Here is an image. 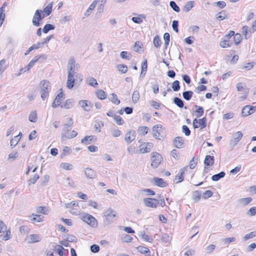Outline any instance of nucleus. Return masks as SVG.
Wrapping results in <instances>:
<instances>
[{"label": "nucleus", "instance_id": "obj_56", "mask_svg": "<svg viewBox=\"0 0 256 256\" xmlns=\"http://www.w3.org/2000/svg\"><path fill=\"white\" fill-rule=\"evenodd\" d=\"M6 62L5 60H0V74H1L6 68Z\"/></svg>", "mask_w": 256, "mask_h": 256}, {"label": "nucleus", "instance_id": "obj_59", "mask_svg": "<svg viewBox=\"0 0 256 256\" xmlns=\"http://www.w3.org/2000/svg\"><path fill=\"white\" fill-rule=\"evenodd\" d=\"M29 228L26 226H22L20 228V231L22 234H25L28 232Z\"/></svg>", "mask_w": 256, "mask_h": 256}, {"label": "nucleus", "instance_id": "obj_22", "mask_svg": "<svg viewBox=\"0 0 256 256\" xmlns=\"http://www.w3.org/2000/svg\"><path fill=\"white\" fill-rule=\"evenodd\" d=\"M252 200V198H240L238 200V202L242 206H246L249 204Z\"/></svg>", "mask_w": 256, "mask_h": 256}, {"label": "nucleus", "instance_id": "obj_31", "mask_svg": "<svg viewBox=\"0 0 256 256\" xmlns=\"http://www.w3.org/2000/svg\"><path fill=\"white\" fill-rule=\"evenodd\" d=\"M193 92L190 90L185 91L182 92V96L186 100H190L192 96Z\"/></svg>", "mask_w": 256, "mask_h": 256}, {"label": "nucleus", "instance_id": "obj_11", "mask_svg": "<svg viewBox=\"0 0 256 256\" xmlns=\"http://www.w3.org/2000/svg\"><path fill=\"white\" fill-rule=\"evenodd\" d=\"M188 170V166H184L181 168L177 175L176 176L175 180H178L176 183L182 182L184 180V174Z\"/></svg>", "mask_w": 256, "mask_h": 256}, {"label": "nucleus", "instance_id": "obj_48", "mask_svg": "<svg viewBox=\"0 0 256 256\" xmlns=\"http://www.w3.org/2000/svg\"><path fill=\"white\" fill-rule=\"evenodd\" d=\"M29 120L32 122H35L37 120V115L36 112H32L29 115Z\"/></svg>", "mask_w": 256, "mask_h": 256}, {"label": "nucleus", "instance_id": "obj_49", "mask_svg": "<svg viewBox=\"0 0 256 256\" xmlns=\"http://www.w3.org/2000/svg\"><path fill=\"white\" fill-rule=\"evenodd\" d=\"M242 40V36L240 34L238 33H236V34H234V41L235 44L238 45L240 44Z\"/></svg>", "mask_w": 256, "mask_h": 256}, {"label": "nucleus", "instance_id": "obj_19", "mask_svg": "<svg viewBox=\"0 0 256 256\" xmlns=\"http://www.w3.org/2000/svg\"><path fill=\"white\" fill-rule=\"evenodd\" d=\"M214 164V157L207 155L204 160V164L206 166H212Z\"/></svg>", "mask_w": 256, "mask_h": 256}, {"label": "nucleus", "instance_id": "obj_12", "mask_svg": "<svg viewBox=\"0 0 256 256\" xmlns=\"http://www.w3.org/2000/svg\"><path fill=\"white\" fill-rule=\"evenodd\" d=\"M86 176L90 179H94L96 177V172L92 169L87 168L84 170Z\"/></svg>", "mask_w": 256, "mask_h": 256}, {"label": "nucleus", "instance_id": "obj_28", "mask_svg": "<svg viewBox=\"0 0 256 256\" xmlns=\"http://www.w3.org/2000/svg\"><path fill=\"white\" fill-rule=\"evenodd\" d=\"M97 2L96 0L94 1L92 4L90 6L86 12L84 13V16H88L96 6Z\"/></svg>", "mask_w": 256, "mask_h": 256}, {"label": "nucleus", "instance_id": "obj_3", "mask_svg": "<svg viewBox=\"0 0 256 256\" xmlns=\"http://www.w3.org/2000/svg\"><path fill=\"white\" fill-rule=\"evenodd\" d=\"M116 212L112 210H108L104 213L105 220L104 221V226H107L114 222Z\"/></svg>", "mask_w": 256, "mask_h": 256}, {"label": "nucleus", "instance_id": "obj_57", "mask_svg": "<svg viewBox=\"0 0 256 256\" xmlns=\"http://www.w3.org/2000/svg\"><path fill=\"white\" fill-rule=\"evenodd\" d=\"M256 236V231L251 232L248 234H246L244 237V240H248L249 239L252 238Z\"/></svg>", "mask_w": 256, "mask_h": 256}, {"label": "nucleus", "instance_id": "obj_43", "mask_svg": "<svg viewBox=\"0 0 256 256\" xmlns=\"http://www.w3.org/2000/svg\"><path fill=\"white\" fill-rule=\"evenodd\" d=\"M142 18H145V16L143 14H139L138 17H132V20L136 24H140L142 22Z\"/></svg>", "mask_w": 256, "mask_h": 256}, {"label": "nucleus", "instance_id": "obj_7", "mask_svg": "<svg viewBox=\"0 0 256 256\" xmlns=\"http://www.w3.org/2000/svg\"><path fill=\"white\" fill-rule=\"evenodd\" d=\"M82 220L84 222L88 224L89 225H90L92 227H94L97 225L96 218L90 214H87L85 216H84L82 217Z\"/></svg>", "mask_w": 256, "mask_h": 256}, {"label": "nucleus", "instance_id": "obj_26", "mask_svg": "<svg viewBox=\"0 0 256 256\" xmlns=\"http://www.w3.org/2000/svg\"><path fill=\"white\" fill-rule=\"evenodd\" d=\"M74 124L73 120L72 118H67L64 120V123L63 126H64V130L67 127H72Z\"/></svg>", "mask_w": 256, "mask_h": 256}, {"label": "nucleus", "instance_id": "obj_37", "mask_svg": "<svg viewBox=\"0 0 256 256\" xmlns=\"http://www.w3.org/2000/svg\"><path fill=\"white\" fill-rule=\"evenodd\" d=\"M164 47L165 49H166L170 40V35L168 32L164 34Z\"/></svg>", "mask_w": 256, "mask_h": 256}, {"label": "nucleus", "instance_id": "obj_45", "mask_svg": "<svg viewBox=\"0 0 256 256\" xmlns=\"http://www.w3.org/2000/svg\"><path fill=\"white\" fill-rule=\"evenodd\" d=\"M52 4H49L44 10V12L46 14V16H48L52 12Z\"/></svg>", "mask_w": 256, "mask_h": 256}, {"label": "nucleus", "instance_id": "obj_21", "mask_svg": "<svg viewBox=\"0 0 256 256\" xmlns=\"http://www.w3.org/2000/svg\"><path fill=\"white\" fill-rule=\"evenodd\" d=\"M68 74H70V75L74 76L76 78H79L80 81L82 80V76L80 74H77L75 72L76 70L73 68V67L68 68Z\"/></svg>", "mask_w": 256, "mask_h": 256}, {"label": "nucleus", "instance_id": "obj_2", "mask_svg": "<svg viewBox=\"0 0 256 256\" xmlns=\"http://www.w3.org/2000/svg\"><path fill=\"white\" fill-rule=\"evenodd\" d=\"M64 130V126H63V128L61 134V140L62 142H64L67 139H72L75 138L78 133L76 131L71 130V127H67Z\"/></svg>", "mask_w": 256, "mask_h": 256}, {"label": "nucleus", "instance_id": "obj_25", "mask_svg": "<svg viewBox=\"0 0 256 256\" xmlns=\"http://www.w3.org/2000/svg\"><path fill=\"white\" fill-rule=\"evenodd\" d=\"M96 140V138H94V136H86L81 140V142L82 144H89L90 143V142H88V141L90 142H92V141H95Z\"/></svg>", "mask_w": 256, "mask_h": 256}, {"label": "nucleus", "instance_id": "obj_42", "mask_svg": "<svg viewBox=\"0 0 256 256\" xmlns=\"http://www.w3.org/2000/svg\"><path fill=\"white\" fill-rule=\"evenodd\" d=\"M206 118L204 117L198 120V125L200 127L201 129L204 128L206 126Z\"/></svg>", "mask_w": 256, "mask_h": 256}, {"label": "nucleus", "instance_id": "obj_34", "mask_svg": "<svg viewBox=\"0 0 256 256\" xmlns=\"http://www.w3.org/2000/svg\"><path fill=\"white\" fill-rule=\"evenodd\" d=\"M39 178L40 176L38 174H34L32 177L30 178V180H28V186H30L31 184H35Z\"/></svg>", "mask_w": 256, "mask_h": 256}, {"label": "nucleus", "instance_id": "obj_53", "mask_svg": "<svg viewBox=\"0 0 256 256\" xmlns=\"http://www.w3.org/2000/svg\"><path fill=\"white\" fill-rule=\"evenodd\" d=\"M225 11L222 10L216 14V19L218 20H222L226 18Z\"/></svg>", "mask_w": 256, "mask_h": 256}, {"label": "nucleus", "instance_id": "obj_63", "mask_svg": "<svg viewBox=\"0 0 256 256\" xmlns=\"http://www.w3.org/2000/svg\"><path fill=\"white\" fill-rule=\"evenodd\" d=\"M50 180L48 175H45L41 180V184L42 186L46 185Z\"/></svg>", "mask_w": 256, "mask_h": 256}, {"label": "nucleus", "instance_id": "obj_58", "mask_svg": "<svg viewBox=\"0 0 256 256\" xmlns=\"http://www.w3.org/2000/svg\"><path fill=\"white\" fill-rule=\"evenodd\" d=\"M114 120L118 125H122L124 123V120L119 116L114 115Z\"/></svg>", "mask_w": 256, "mask_h": 256}, {"label": "nucleus", "instance_id": "obj_55", "mask_svg": "<svg viewBox=\"0 0 256 256\" xmlns=\"http://www.w3.org/2000/svg\"><path fill=\"white\" fill-rule=\"evenodd\" d=\"M88 84L96 88L98 85V83L97 82L96 80L94 78L90 77L88 79Z\"/></svg>", "mask_w": 256, "mask_h": 256}, {"label": "nucleus", "instance_id": "obj_39", "mask_svg": "<svg viewBox=\"0 0 256 256\" xmlns=\"http://www.w3.org/2000/svg\"><path fill=\"white\" fill-rule=\"evenodd\" d=\"M55 28V26L52 24H46L43 29L42 31L44 34L48 33L50 30H53Z\"/></svg>", "mask_w": 256, "mask_h": 256}, {"label": "nucleus", "instance_id": "obj_15", "mask_svg": "<svg viewBox=\"0 0 256 256\" xmlns=\"http://www.w3.org/2000/svg\"><path fill=\"white\" fill-rule=\"evenodd\" d=\"M74 76L70 75V74H68L66 86L68 89H72L74 87Z\"/></svg>", "mask_w": 256, "mask_h": 256}, {"label": "nucleus", "instance_id": "obj_33", "mask_svg": "<svg viewBox=\"0 0 256 256\" xmlns=\"http://www.w3.org/2000/svg\"><path fill=\"white\" fill-rule=\"evenodd\" d=\"M96 96L100 100H104L106 98V93L102 90H98L96 92Z\"/></svg>", "mask_w": 256, "mask_h": 256}, {"label": "nucleus", "instance_id": "obj_13", "mask_svg": "<svg viewBox=\"0 0 256 256\" xmlns=\"http://www.w3.org/2000/svg\"><path fill=\"white\" fill-rule=\"evenodd\" d=\"M136 132L134 130H130L129 132H128L126 134L125 137V140L126 142L128 144L132 142L134 139L136 137Z\"/></svg>", "mask_w": 256, "mask_h": 256}, {"label": "nucleus", "instance_id": "obj_44", "mask_svg": "<svg viewBox=\"0 0 256 256\" xmlns=\"http://www.w3.org/2000/svg\"><path fill=\"white\" fill-rule=\"evenodd\" d=\"M139 236L141 238L145 241L150 242H152L153 241V238L152 237L149 236H148L146 234L144 233L140 232V234Z\"/></svg>", "mask_w": 256, "mask_h": 256}, {"label": "nucleus", "instance_id": "obj_36", "mask_svg": "<svg viewBox=\"0 0 256 256\" xmlns=\"http://www.w3.org/2000/svg\"><path fill=\"white\" fill-rule=\"evenodd\" d=\"M249 28L248 26H244L242 28V34L244 36L245 39L247 40L250 37V35L248 34H250L249 32Z\"/></svg>", "mask_w": 256, "mask_h": 256}, {"label": "nucleus", "instance_id": "obj_5", "mask_svg": "<svg viewBox=\"0 0 256 256\" xmlns=\"http://www.w3.org/2000/svg\"><path fill=\"white\" fill-rule=\"evenodd\" d=\"M143 201L144 204L147 207L156 208L159 204V200L156 198H146Z\"/></svg>", "mask_w": 256, "mask_h": 256}, {"label": "nucleus", "instance_id": "obj_4", "mask_svg": "<svg viewBox=\"0 0 256 256\" xmlns=\"http://www.w3.org/2000/svg\"><path fill=\"white\" fill-rule=\"evenodd\" d=\"M152 163L151 166L154 168H156L158 167L159 164H160L162 160V156L160 154L158 153L157 152H153L152 154Z\"/></svg>", "mask_w": 256, "mask_h": 256}, {"label": "nucleus", "instance_id": "obj_17", "mask_svg": "<svg viewBox=\"0 0 256 256\" xmlns=\"http://www.w3.org/2000/svg\"><path fill=\"white\" fill-rule=\"evenodd\" d=\"M41 238L36 234H30L28 237L29 243H35L40 241Z\"/></svg>", "mask_w": 256, "mask_h": 256}, {"label": "nucleus", "instance_id": "obj_35", "mask_svg": "<svg viewBox=\"0 0 256 256\" xmlns=\"http://www.w3.org/2000/svg\"><path fill=\"white\" fill-rule=\"evenodd\" d=\"M201 198V192L198 190H196L192 193V198L195 202H198Z\"/></svg>", "mask_w": 256, "mask_h": 256}, {"label": "nucleus", "instance_id": "obj_9", "mask_svg": "<svg viewBox=\"0 0 256 256\" xmlns=\"http://www.w3.org/2000/svg\"><path fill=\"white\" fill-rule=\"evenodd\" d=\"M42 11L41 10H36L32 18V24L36 26H39L40 24V22L42 20Z\"/></svg>", "mask_w": 256, "mask_h": 256}, {"label": "nucleus", "instance_id": "obj_60", "mask_svg": "<svg viewBox=\"0 0 256 256\" xmlns=\"http://www.w3.org/2000/svg\"><path fill=\"white\" fill-rule=\"evenodd\" d=\"M32 216H35L36 217H34L30 220L32 222H42L43 221V219L40 217V214H32Z\"/></svg>", "mask_w": 256, "mask_h": 256}, {"label": "nucleus", "instance_id": "obj_62", "mask_svg": "<svg viewBox=\"0 0 256 256\" xmlns=\"http://www.w3.org/2000/svg\"><path fill=\"white\" fill-rule=\"evenodd\" d=\"M246 214L250 216H254L256 214V206H253L246 212Z\"/></svg>", "mask_w": 256, "mask_h": 256}, {"label": "nucleus", "instance_id": "obj_32", "mask_svg": "<svg viewBox=\"0 0 256 256\" xmlns=\"http://www.w3.org/2000/svg\"><path fill=\"white\" fill-rule=\"evenodd\" d=\"M173 102L174 103L180 108H182L184 106V102L178 97L174 98Z\"/></svg>", "mask_w": 256, "mask_h": 256}, {"label": "nucleus", "instance_id": "obj_10", "mask_svg": "<svg viewBox=\"0 0 256 256\" xmlns=\"http://www.w3.org/2000/svg\"><path fill=\"white\" fill-rule=\"evenodd\" d=\"M256 107L246 105L243 108L242 114L243 116H246L253 114L256 111Z\"/></svg>", "mask_w": 256, "mask_h": 256}, {"label": "nucleus", "instance_id": "obj_6", "mask_svg": "<svg viewBox=\"0 0 256 256\" xmlns=\"http://www.w3.org/2000/svg\"><path fill=\"white\" fill-rule=\"evenodd\" d=\"M242 136V133L240 131H238L233 134L232 138L230 140V144L232 145V147L236 146L240 140Z\"/></svg>", "mask_w": 256, "mask_h": 256}, {"label": "nucleus", "instance_id": "obj_41", "mask_svg": "<svg viewBox=\"0 0 256 256\" xmlns=\"http://www.w3.org/2000/svg\"><path fill=\"white\" fill-rule=\"evenodd\" d=\"M220 44L222 48H228L231 46L232 42H230L228 40L223 38V40L220 42Z\"/></svg>", "mask_w": 256, "mask_h": 256}, {"label": "nucleus", "instance_id": "obj_64", "mask_svg": "<svg viewBox=\"0 0 256 256\" xmlns=\"http://www.w3.org/2000/svg\"><path fill=\"white\" fill-rule=\"evenodd\" d=\"M56 246L58 247V254H59L60 256H64V252L65 250V249L62 246L60 245H57Z\"/></svg>", "mask_w": 256, "mask_h": 256}, {"label": "nucleus", "instance_id": "obj_46", "mask_svg": "<svg viewBox=\"0 0 256 256\" xmlns=\"http://www.w3.org/2000/svg\"><path fill=\"white\" fill-rule=\"evenodd\" d=\"M180 82L178 80H174L172 83V88L174 91V92H178L180 89Z\"/></svg>", "mask_w": 256, "mask_h": 256}, {"label": "nucleus", "instance_id": "obj_29", "mask_svg": "<svg viewBox=\"0 0 256 256\" xmlns=\"http://www.w3.org/2000/svg\"><path fill=\"white\" fill-rule=\"evenodd\" d=\"M22 135L21 132L19 133V134L15 136L14 138H12L10 141V146L12 148H13L14 146H15L18 143V141L20 140V138H18V136Z\"/></svg>", "mask_w": 256, "mask_h": 256}, {"label": "nucleus", "instance_id": "obj_16", "mask_svg": "<svg viewBox=\"0 0 256 256\" xmlns=\"http://www.w3.org/2000/svg\"><path fill=\"white\" fill-rule=\"evenodd\" d=\"M174 143L176 148H180L183 147L184 139L182 137L177 136L174 141Z\"/></svg>", "mask_w": 256, "mask_h": 256}, {"label": "nucleus", "instance_id": "obj_40", "mask_svg": "<svg viewBox=\"0 0 256 256\" xmlns=\"http://www.w3.org/2000/svg\"><path fill=\"white\" fill-rule=\"evenodd\" d=\"M140 94L138 90H134L132 96V101L134 103H136L140 99Z\"/></svg>", "mask_w": 256, "mask_h": 256}, {"label": "nucleus", "instance_id": "obj_54", "mask_svg": "<svg viewBox=\"0 0 256 256\" xmlns=\"http://www.w3.org/2000/svg\"><path fill=\"white\" fill-rule=\"evenodd\" d=\"M60 166L66 170H70L73 168L72 165L67 162L62 163Z\"/></svg>", "mask_w": 256, "mask_h": 256}, {"label": "nucleus", "instance_id": "obj_14", "mask_svg": "<svg viewBox=\"0 0 256 256\" xmlns=\"http://www.w3.org/2000/svg\"><path fill=\"white\" fill-rule=\"evenodd\" d=\"M64 94L62 92L59 93L57 95V96L55 98L54 102H52V108H56L60 106L62 98H64Z\"/></svg>", "mask_w": 256, "mask_h": 256}, {"label": "nucleus", "instance_id": "obj_27", "mask_svg": "<svg viewBox=\"0 0 256 256\" xmlns=\"http://www.w3.org/2000/svg\"><path fill=\"white\" fill-rule=\"evenodd\" d=\"M36 212L44 214H48V210L46 206H38L36 208Z\"/></svg>", "mask_w": 256, "mask_h": 256}, {"label": "nucleus", "instance_id": "obj_51", "mask_svg": "<svg viewBox=\"0 0 256 256\" xmlns=\"http://www.w3.org/2000/svg\"><path fill=\"white\" fill-rule=\"evenodd\" d=\"M152 146V143L148 142L146 146L144 148H142L140 149V151L142 153H146L149 152Z\"/></svg>", "mask_w": 256, "mask_h": 256}, {"label": "nucleus", "instance_id": "obj_8", "mask_svg": "<svg viewBox=\"0 0 256 256\" xmlns=\"http://www.w3.org/2000/svg\"><path fill=\"white\" fill-rule=\"evenodd\" d=\"M162 125H155L152 128V136L156 139L160 140V136H162L161 134L162 132Z\"/></svg>", "mask_w": 256, "mask_h": 256}, {"label": "nucleus", "instance_id": "obj_24", "mask_svg": "<svg viewBox=\"0 0 256 256\" xmlns=\"http://www.w3.org/2000/svg\"><path fill=\"white\" fill-rule=\"evenodd\" d=\"M226 175L224 172H220L214 174L212 177V180L214 182L218 181L220 178H224Z\"/></svg>", "mask_w": 256, "mask_h": 256}, {"label": "nucleus", "instance_id": "obj_38", "mask_svg": "<svg viewBox=\"0 0 256 256\" xmlns=\"http://www.w3.org/2000/svg\"><path fill=\"white\" fill-rule=\"evenodd\" d=\"M120 56L122 58L130 60L132 58L131 54L126 51H122L120 53Z\"/></svg>", "mask_w": 256, "mask_h": 256}, {"label": "nucleus", "instance_id": "obj_23", "mask_svg": "<svg viewBox=\"0 0 256 256\" xmlns=\"http://www.w3.org/2000/svg\"><path fill=\"white\" fill-rule=\"evenodd\" d=\"M74 100L72 99H68L66 100L65 103L62 105L60 106L62 108H64L66 109H70L74 106Z\"/></svg>", "mask_w": 256, "mask_h": 256}, {"label": "nucleus", "instance_id": "obj_18", "mask_svg": "<svg viewBox=\"0 0 256 256\" xmlns=\"http://www.w3.org/2000/svg\"><path fill=\"white\" fill-rule=\"evenodd\" d=\"M154 184L160 187H166L168 184L166 182H164V180L161 178H154Z\"/></svg>", "mask_w": 256, "mask_h": 256}, {"label": "nucleus", "instance_id": "obj_61", "mask_svg": "<svg viewBox=\"0 0 256 256\" xmlns=\"http://www.w3.org/2000/svg\"><path fill=\"white\" fill-rule=\"evenodd\" d=\"M160 40L158 36H156L153 40V43L155 47L159 48L160 46Z\"/></svg>", "mask_w": 256, "mask_h": 256}, {"label": "nucleus", "instance_id": "obj_1", "mask_svg": "<svg viewBox=\"0 0 256 256\" xmlns=\"http://www.w3.org/2000/svg\"><path fill=\"white\" fill-rule=\"evenodd\" d=\"M40 94L42 100H44L48 96L49 92L51 90V86L50 82L46 80H42L40 84Z\"/></svg>", "mask_w": 256, "mask_h": 256}, {"label": "nucleus", "instance_id": "obj_20", "mask_svg": "<svg viewBox=\"0 0 256 256\" xmlns=\"http://www.w3.org/2000/svg\"><path fill=\"white\" fill-rule=\"evenodd\" d=\"M78 104L85 110L90 111L91 108V106L88 104V102L86 100H81L78 102Z\"/></svg>", "mask_w": 256, "mask_h": 256}, {"label": "nucleus", "instance_id": "obj_30", "mask_svg": "<svg viewBox=\"0 0 256 256\" xmlns=\"http://www.w3.org/2000/svg\"><path fill=\"white\" fill-rule=\"evenodd\" d=\"M194 1H190L186 3L184 7V10L185 12H188L194 7Z\"/></svg>", "mask_w": 256, "mask_h": 256}, {"label": "nucleus", "instance_id": "obj_52", "mask_svg": "<svg viewBox=\"0 0 256 256\" xmlns=\"http://www.w3.org/2000/svg\"><path fill=\"white\" fill-rule=\"evenodd\" d=\"M117 68L118 71L122 74H124L128 71V67L124 64H118Z\"/></svg>", "mask_w": 256, "mask_h": 256}, {"label": "nucleus", "instance_id": "obj_50", "mask_svg": "<svg viewBox=\"0 0 256 256\" xmlns=\"http://www.w3.org/2000/svg\"><path fill=\"white\" fill-rule=\"evenodd\" d=\"M111 96V102L116 104H119L120 103V100L118 98L117 96L115 94H112Z\"/></svg>", "mask_w": 256, "mask_h": 256}, {"label": "nucleus", "instance_id": "obj_47", "mask_svg": "<svg viewBox=\"0 0 256 256\" xmlns=\"http://www.w3.org/2000/svg\"><path fill=\"white\" fill-rule=\"evenodd\" d=\"M170 6L171 7V8L176 12H180V8L174 1H170Z\"/></svg>", "mask_w": 256, "mask_h": 256}]
</instances>
